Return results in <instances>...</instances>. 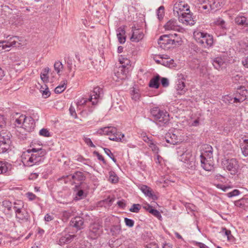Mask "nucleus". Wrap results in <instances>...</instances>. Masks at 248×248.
I'll list each match as a JSON object with an SVG mask.
<instances>
[{
  "instance_id": "14",
  "label": "nucleus",
  "mask_w": 248,
  "mask_h": 248,
  "mask_svg": "<svg viewBox=\"0 0 248 248\" xmlns=\"http://www.w3.org/2000/svg\"><path fill=\"white\" fill-rule=\"evenodd\" d=\"M102 93V89L99 87H96L93 89V93L89 98V100L92 102L93 105H95L97 103L98 99L100 98Z\"/></svg>"
},
{
  "instance_id": "12",
  "label": "nucleus",
  "mask_w": 248,
  "mask_h": 248,
  "mask_svg": "<svg viewBox=\"0 0 248 248\" xmlns=\"http://www.w3.org/2000/svg\"><path fill=\"white\" fill-rule=\"evenodd\" d=\"M173 14L174 16H179L182 13H185V11L189 12V7L183 1L176 2L173 6Z\"/></svg>"
},
{
  "instance_id": "49",
  "label": "nucleus",
  "mask_w": 248,
  "mask_h": 248,
  "mask_svg": "<svg viewBox=\"0 0 248 248\" xmlns=\"http://www.w3.org/2000/svg\"><path fill=\"white\" fill-rule=\"evenodd\" d=\"M149 146L150 148H151L152 150L155 154H158L159 152V148L158 147L154 144L153 142H150V144Z\"/></svg>"
},
{
  "instance_id": "43",
  "label": "nucleus",
  "mask_w": 248,
  "mask_h": 248,
  "mask_svg": "<svg viewBox=\"0 0 248 248\" xmlns=\"http://www.w3.org/2000/svg\"><path fill=\"white\" fill-rule=\"evenodd\" d=\"M141 208V205L140 204H134L132 205L129 210L134 213H138Z\"/></svg>"
},
{
  "instance_id": "13",
  "label": "nucleus",
  "mask_w": 248,
  "mask_h": 248,
  "mask_svg": "<svg viewBox=\"0 0 248 248\" xmlns=\"http://www.w3.org/2000/svg\"><path fill=\"white\" fill-rule=\"evenodd\" d=\"M178 17L179 21L185 25H193L195 23L190 11L182 13Z\"/></svg>"
},
{
  "instance_id": "3",
  "label": "nucleus",
  "mask_w": 248,
  "mask_h": 248,
  "mask_svg": "<svg viewBox=\"0 0 248 248\" xmlns=\"http://www.w3.org/2000/svg\"><path fill=\"white\" fill-rule=\"evenodd\" d=\"M150 113L154 121L160 126H163L168 124L170 121L169 113L158 107H154L151 109Z\"/></svg>"
},
{
  "instance_id": "2",
  "label": "nucleus",
  "mask_w": 248,
  "mask_h": 248,
  "mask_svg": "<svg viewBox=\"0 0 248 248\" xmlns=\"http://www.w3.org/2000/svg\"><path fill=\"white\" fill-rule=\"evenodd\" d=\"M177 153L179 160L186 164V166L192 170L196 169L195 157L192 154L190 148L180 146L177 149Z\"/></svg>"
},
{
  "instance_id": "28",
  "label": "nucleus",
  "mask_w": 248,
  "mask_h": 248,
  "mask_svg": "<svg viewBox=\"0 0 248 248\" xmlns=\"http://www.w3.org/2000/svg\"><path fill=\"white\" fill-rule=\"evenodd\" d=\"M160 79V76L158 75L152 78L149 82V86L150 87L157 89L159 87V81Z\"/></svg>"
},
{
  "instance_id": "47",
  "label": "nucleus",
  "mask_w": 248,
  "mask_h": 248,
  "mask_svg": "<svg viewBox=\"0 0 248 248\" xmlns=\"http://www.w3.org/2000/svg\"><path fill=\"white\" fill-rule=\"evenodd\" d=\"M233 81L235 83H241L240 81H242L243 80V77L240 76L238 74L236 75L232 78Z\"/></svg>"
},
{
  "instance_id": "11",
  "label": "nucleus",
  "mask_w": 248,
  "mask_h": 248,
  "mask_svg": "<svg viewBox=\"0 0 248 248\" xmlns=\"http://www.w3.org/2000/svg\"><path fill=\"white\" fill-rule=\"evenodd\" d=\"M21 38L16 36H7L5 40L1 41V49H5L15 46L17 42V40L21 41Z\"/></svg>"
},
{
  "instance_id": "45",
  "label": "nucleus",
  "mask_w": 248,
  "mask_h": 248,
  "mask_svg": "<svg viewBox=\"0 0 248 248\" xmlns=\"http://www.w3.org/2000/svg\"><path fill=\"white\" fill-rule=\"evenodd\" d=\"M39 134L41 136L45 137H49L50 136V134L49 132L47 129L42 128L39 131Z\"/></svg>"
},
{
  "instance_id": "7",
  "label": "nucleus",
  "mask_w": 248,
  "mask_h": 248,
  "mask_svg": "<svg viewBox=\"0 0 248 248\" xmlns=\"http://www.w3.org/2000/svg\"><path fill=\"white\" fill-rule=\"evenodd\" d=\"M177 36L178 35L176 33L162 35L159 37L158 43L161 47H166V45H169L175 46L179 45L181 39Z\"/></svg>"
},
{
  "instance_id": "44",
  "label": "nucleus",
  "mask_w": 248,
  "mask_h": 248,
  "mask_svg": "<svg viewBox=\"0 0 248 248\" xmlns=\"http://www.w3.org/2000/svg\"><path fill=\"white\" fill-rule=\"evenodd\" d=\"M164 8L163 6H160L157 11V15L159 19L163 18L164 16Z\"/></svg>"
},
{
  "instance_id": "20",
  "label": "nucleus",
  "mask_w": 248,
  "mask_h": 248,
  "mask_svg": "<svg viewBox=\"0 0 248 248\" xmlns=\"http://www.w3.org/2000/svg\"><path fill=\"white\" fill-rule=\"evenodd\" d=\"M128 73V68L125 69L124 66H120L114 69L115 75L118 79L123 80L126 78V74Z\"/></svg>"
},
{
  "instance_id": "53",
  "label": "nucleus",
  "mask_w": 248,
  "mask_h": 248,
  "mask_svg": "<svg viewBox=\"0 0 248 248\" xmlns=\"http://www.w3.org/2000/svg\"><path fill=\"white\" fill-rule=\"evenodd\" d=\"M93 154V155H95L97 156V159L98 160L102 161L103 162V164H106V162L105 160L104 159V157L98 152L94 151Z\"/></svg>"
},
{
  "instance_id": "6",
  "label": "nucleus",
  "mask_w": 248,
  "mask_h": 248,
  "mask_svg": "<svg viewBox=\"0 0 248 248\" xmlns=\"http://www.w3.org/2000/svg\"><path fill=\"white\" fill-rule=\"evenodd\" d=\"M12 135L10 132L2 130L0 132V154L5 153L10 150Z\"/></svg>"
},
{
  "instance_id": "52",
  "label": "nucleus",
  "mask_w": 248,
  "mask_h": 248,
  "mask_svg": "<svg viewBox=\"0 0 248 248\" xmlns=\"http://www.w3.org/2000/svg\"><path fill=\"white\" fill-rule=\"evenodd\" d=\"M124 222L126 225L129 227H132L134 226V222L132 219L125 217L124 218Z\"/></svg>"
},
{
  "instance_id": "30",
  "label": "nucleus",
  "mask_w": 248,
  "mask_h": 248,
  "mask_svg": "<svg viewBox=\"0 0 248 248\" xmlns=\"http://www.w3.org/2000/svg\"><path fill=\"white\" fill-rule=\"evenodd\" d=\"M235 22L237 24L239 25L245 26L248 25V22L247 21V18L243 16H238L235 17Z\"/></svg>"
},
{
  "instance_id": "17",
  "label": "nucleus",
  "mask_w": 248,
  "mask_h": 248,
  "mask_svg": "<svg viewBox=\"0 0 248 248\" xmlns=\"http://www.w3.org/2000/svg\"><path fill=\"white\" fill-rule=\"evenodd\" d=\"M143 33L140 29L133 28L132 35L130 37V40L132 42H138L143 38Z\"/></svg>"
},
{
  "instance_id": "57",
  "label": "nucleus",
  "mask_w": 248,
  "mask_h": 248,
  "mask_svg": "<svg viewBox=\"0 0 248 248\" xmlns=\"http://www.w3.org/2000/svg\"><path fill=\"white\" fill-rule=\"evenodd\" d=\"M62 217L65 219H68L71 216V212L68 211H64L62 213Z\"/></svg>"
},
{
  "instance_id": "27",
  "label": "nucleus",
  "mask_w": 248,
  "mask_h": 248,
  "mask_svg": "<svg viewBox=\"0 0 248 248\" xmlns=\"http://www.w3.org/2000/svg\"><path fill=\"white\" fill-rule=\"evenodd\" d=\"M225 62L223 59L220 57H217L213 60V65L214 67L217 69H219L224 64Z\"/></svg>"
},
{
  "instance_id": "39",
  "label": "nucleus",
  "mask_w": 248,
  "mask_h": 248,
  "mask_svg": "<svg viewBox=\"0 0 248 248\" xmlns=\"http://www.w3.org/2000/svg\"><path fill=\"white\" fill-rule=\"evenodd\" d=\"M209 6L211 10L216 11L220 7V4L218 0H214L212 3L209 4Z\"/></svg>"
},
{
  "instance_id": "46",
  "label": "nucleus",
  "mask_w": 248,
  "mask_h": 248,
  "mask_svg": "<svg viewBox=\"0 0 248 248\" xmlns=\"http://www.w3.org/2000/svg\"><path fill=\"white\" fill-rule=\"evenodd\" d=\"M105 153L114 162H116V159L113 156V154L111 152L110 150L106 148H104Z\"/></svg>"
},
{
  "instance_id": "10",
  "label": "nucleus",
  "mask_w": 248,
  "mask_h": 248,
  "mask_svg": "<svg viewBox=\"0 0 248 248\" xmlns=\"http://www.w3.org/2000/svg\"><path fill=\"white\" fill-rule=\"evenodd\" d=\"M103 232L102 226L99 223L94 222L89 227L88 235L92 239L98 238Z\"/></svg>"
},
{
  "instance_id": "38",
  "label": "nucleus",
  "mask_w": 248,
  "mask_h": 248,
  "mask_svg": "<svg viewBox=\"0 0 248 248\" xmlns=\"http://www.w3.org/2000/svg\"><path fill=\"white\" fill-rule=\"evenodd\" d=\"M174 61L172 59H170L169 58H164L161 60V64L170 67L173 66Z\"/></svg>"
},
{
  "instance_id": "18",
  "label": "nucleus",
  "mask_w": 248,
  "mask_h": 248,
  "mask_svg": "<svg viewBox=\"0 0 248 248\" xmlns=\"http://www.w3.org/2000/svg\"><path fill=\"white\" fill-rule=\"evenodd\" d=\"M15 216L17 219L22 221H28L30 218L29 213L24 208L15 212Z\"/></svg>"
},
{
  "instance_id": "23",
  "label": "nucleus",
  "mask_w": 248,
  "mask_h": 248,
  "mask_svg": "<svg viewBox=\"0 0 248 248\" xmlns=\"http://www.w3.org/2000/svg\"><path fill=\"white\" fill-rule=\"evenodd\" d=\"M241 141V149L243 155L248 156V136L242 138Z\"/></svg>"
},
{
  "instance_id": "42",
  "label": "nucleus",
  "mask_w": 248,
  "mask_h": 248,
  "mask_svg": "<svg viewBox=\"0 0 248 248\" xmlns=\"http://www.w3.org/2000/svg\"><path fill=\"white\" fill-rule=\"evenodd\" d=\"M54 67L57 74H59L61 70L63 68V65L61 62L57 61L55 62Z\"/></svg>"
},
{
  "instance_id": "16",
  "label": "nucleus",
  "mask_w": 248,
  "mask_h": 248,
  "mask_svg": "<svg viewBox=\"0 0 248 248\" xmlns=\"http://www.w3.org/2000/svg\"><path fill=\"white\" fill-rule=\"evenodd\" d=\"M35 127L34 120L31 117H26L23 123V128L26 131H31Z\"/></svg>"
},
{
  "instance_id": "4",
  "label": "nucleus",
  "mask_w": 248,
  "mask_h": 248,
  "mask_svg": "<svg viewBox=\"0 0 248 248\" xmlns=\"http://www.w3.org/2000/svg\"><path fill=\"white\" fill-rule=\"evenodd\" d=\"M205 146L204 152H202L201 155V165L204 170L211 171L214 169V166L213 160L211 159L212 157L213 149L209 145H206Z\"/></svg>"
},
{
  "instance_id": "33",
  "label": "nucleus",
  "mask_w": 248,
  "mask_h": 248,
  "mask_svg": "<svg viewBox=\"0 0 248 248\" xmlns=\"http://www.w3.org/2000/svg\"><path fill=\"white\" fill-rule=\"evenodd\" d=\"M67 81L64 80L62 81V83L55 88L54 91L56 93H62L66 89Z\"/></svg>"
},
{
  "instance_id": "58",
  "label": "nucleus",
  "mask_w": 248,
  "mask_h": 248,
  "mask_svg": "<svg viewBox=\"0 0 248 248\" xmlns=\"http://www.w3.org/2000/svg\"><path fill=\"white\" fill-rule=\"evenodd\" d=\"M69 110L70 115L74 118H77V115L76 112L75 108L73 106H71Z\"/></svg>"
},
{
  "instance_id": "1",
  "label": "nucleus",
  "mask_w": 248,
  "mask_h": 248,
  "mask_svg": "<svg viewBox=\"0 0 248 248\" xmlns=\"http://www.w3.org/2000/svg\"><path fill=\"white\" fill-rule=\"evenodd\" d=\"M46 152L42 148H32L23 153L21 159L25 166L32 167L44 161Z\"/></svg>"
},
{
  "instance_id": "24",
  "label": "nucleus",
  "mask_w": 248,
  "mask_h": 248,
  "mask_svg": "<svg viewBox=\"0 0 248 248\" xmlns=\"http://www.w3.org/2000/svg\"><path fill=\"white\" fill-rule=\"evenodd\" d=\"M165 139L166 142L170 144L175 145L179 142L177 136L171 132L167 133Z\"/></svg>"
},
{
  "instance_id": "9",
  "label": "nucleus",
  "mask_w": 248,
  "mask_h": 248,
  "mask_svg": "<svg viewBox=\"0 0 248 248\" xmlns=\"http://www.w3.org/2000/svg\"><path fill=\"white\" fill-rule=\"evenodd\" d=\"M222 165L225 170L232 175L236 174L239 170V165L235 158L225 159L222 161Z\"/></svg>"
},
{
  "instance_id": "21",
  "label": "nucleus",
  "mask_w": 248,
  "mask_h": 248,
  "mask_svg": "<svg viewBox=\"0 0 248 248\" xmlns=\"http://www.w3.org/2000/svg\"><path fill=\"white\" fill-rule=\"evenodd\" d=\"M70 226L77 228L78 230H80L82 228L84 224L83 219L80 217H76L70 221Z\"/></svg>"
},
{
  "instance_id": "15",
  "label": "nucleus",
  "mask_w": 248,
  "mask_h": 248,
  "mask_svg": "<svg viewBox=\"0 0 248 248\" xmlns=\"http://www.w3.org/2000/svg\"><path fill=\"white\" fill-rule=\"evenodd\" d=\"M185 76L183 74H180L179 76V78L178 79L176 83V90L177 93L179 94H183L187 91L186 88L184 80H185Z\"/></svg>"
},
{
  "instance_id": "63",
  "label": "nucleus",
  "mask_w": 248,
  "mask_h": 248,
  "mask_svg": "<svg viewBox=\"0 0 248 248\" xmlns=\"http://www.w3.org/2000/svg\"><path fill=\"white\" fill-rule=\"evenodd\" d=\"M42 95L44 98H46L49 97L50 95V93L48 90V88H46L45 90L43 91Z\"/></svg>"
},
{
  "instance_id": "25",
  "label": "nucleus",
  "mask_w": 248,
  "mask_h": 248,
  "mask_svg": "<svg viewBox=\"0 0 248 248\" xmlns=\"http://www.w3.org/2000/svg\"><path fill=\"white\" fill-rule=\"evenodd\" d=\"M117 36L120 44H124L125 42V31L123 27H120L116 30Z\"/></svg>"
},
{
  "instance_id": "54",
  "label": "nucleus",
  "mask_w": 248,
  "mask_h": 248,
  "mask_svg": "<svg viewBox=\"0 0 248 248\" xmlns=\"http://www.w3.org/2000/svg\"><path fill=\"white\" fill-rule=\"evenodd\" d=\"M161 83L163 87H168L169 85V81L168 79L166 78H162L161 79Z\"/></svg>"
},
{
  "instance_id": "32",
  "label": "nucleus",
  "mask_w": 248,
  "mask_h": 248,
  "mask_svg": "<svg viewBox=\"0 0 248 248\" xmlns=\"http://www.w3.org/2000/svg\"><path fill=\"white\" fill-rule=\"evenodd\" d=\"M49 71L50 69L48 67H46L43 69L42 72L41 73V78L44 82H47L48 81V74Z\"/></svg>"
},
{
  "instance_id": "29",
  "label": "nucleus",
  "mask_w": 248,
  "mask_h": 248,
  "mask_svg": "<svg viewBox=\"0 0 248 248\" xmlns=\"http://www.w3.org/2000/svg\"><path fill=\"white\" fill-rule=\"evenodd\" d=\"M24 206V202L22 201L16 200L13 203L12 208L14 209L15 212H17V211L23 209Z\"/></svg>"
},
{
  "instance_id": "55",
  "label": "nucleus",
  "mask_w": 248,
  "mask_h": 248,
  "mask_svg": "<svg viewBox=\"0 0 248 248\" xmlns=\"http://www.w3.org/2000/svg\"><path fill=\"white\" fill-rule=\"evenodd\" d=\"M84 141L90 147H93V148H94L95 147V145L93 144V142L92 141V140H91V139H90L89 138H86V137L84 138Z\"/></svg>"
},
{
  "instance_id": "56",
  "label": "nucleus",
  "mask_w": 248,
  "mask_h": 248,
  "mask_svg": "<svg viewBox=\"0 0 248 248\" xmlns=\"http://www.w3.org/2000/svg\"><path fill=\"white\" fill-rule=\"evenodd\" d=\"M215 23L216 25L220 26L222 28H225V21L221 19H218L217 20V21L215 22Z\"/></svg>"
},
{
  "instance_id": "31",
  "label": "nucleus",
  "mask_w": 248,
  "mask_h": 248,
  "mask_svg": "<svg viewBox=\"0 0 248 248\" xmlns=\"http://www.w3.org/2000/svg\"><path fill=\"white\" fill-rule=\"evenodd\" d=\"M10 167V164L8 162L0 160V174L6 173Z\"/></svg>"
},
{
  "instance_id": "40",
  "label": "nucleus",
  "mask_w": 248,
  "mask_h": 248,
  "mask_svg": "<svg viewBox=\"0 0 248 248\" xmlns=\"http://www.w3.org/2000/svg\"><path fill=\"white\" fill-rule=\"evenodd\" d=\"M108 181L112 183H116L118 181V177L113 171L109 172Z\"/></svg>"
},
{
  "instance_id": "64",
  "label": "nucleus",
  "mask_w": 248,
  "mask_h": 248,
  "mask_svg": "<svg viewBox=\"0 0 248 248\" xmlns=\"http://www.w3.org/2000/svg\"><path fill=\"white\" fill-rule=\"evenodd\" d=\"M145 248H158V246L155 243H150Z\"/></svg>"
},
{
  "instance_id": "50",
  "label": "nucleus",
  "mask_w": 248,
  "mask_h": 248,
  "mask_svg": "<svg viewBox=\"0 0 248 248\" xmlns=\"http://www.w3.org/2000/svg\"><path fill=\"white\" fill-rule=\"evenodd\" d=\"M149 213L152 214V215H153L154 216H155V217H161V215L160 213V212L156 210V209H150V210L149 211Z\"/></svg>"
},
{
  "instance_id": "19",
  "label": "nucleus",
  "mask_w": 248,
  "mask_h": 248,
  "mask_svg": "<svg viewBox=\"0 0 248 248\" xmlns=\"http://www.w3.org/2000/svg\"><path fill=\"white\" fill-rule=\"evenodd\" d=\"M164 28L168 31H180L181 28L178 25L176 20L170 19L164 25Z\"/></svg>"
},
{
  "instance_id": "36",
  "label": "nucleus",
  "mask_w": 248,
  "mask_h": 248,
  "mask_svg": "<svg viewBox=\"0 0 248 248\" xmlns=\"http://www.w3.org/2000/svg\"><path fill=\"white\" fill-rule=\"evenodd\" d=\"M25 116L23 115H20L18 118H16L15 122V125L16 127H23V123L25 120Z\"/></svg>"
},
{
  "instance_id": "61",
  "label": "nucleus",
  "mask_w": 248,
  "mask_h": 248,
  "mask_svg": "<svg viewBox=\"0 0 248 248\" xmlns=\"http://www.w3.org/2000/svg\"><path fill=\"white\" fill-rule=\"evenodd\" d=\"M6 124L5 118L3 115H0V127L2 128Z\"/></svg>"
},
{
  "instance_id": "8",
  "label": "nucleus",
  "mask_w": 248,
  "mask_h": 248,
  "mask_svg": "<svg viewBox=\"0 0 248 248\" xmlns=\"http://www.w3.org/2000/svg\"><path fill=\"white\" fill-rule=\"evenodd\" d=\"M103 132L108 136L110 140L115 141H123L124 135L117 131L114 127H104Z\"/></svg>"
},
{
  "instance_id": "51",
  "label": "nucleus",
  "mask_w": 248,
  "mask_h": 248,
  "mask_svg": "<svg viewBox=\"0 0 248 248\" xmlns=\"http://www.w3.org/2000/svg\"><path fill=\"white\" fill-rule=\"evenodd\" d=\"M88 101L91 102L89 100V98L87 99L85 98H82L80 100H78L77 102V105L78 106L84 105Z\"/></svg>"
},
{
  "instance_id": "5",
  "label": "nucleus",
  "mask_w": 248,
  "mask_h": 248,
  "mask_svg": "<svg viewBox=\"0 0 248 248\" xmlns=\"http://www.w3.org/2000/svg\"><path fill=\"white\" fill-rule=\"evenodd\" d=\"M193 36L196 42L204 48H209L213 44V37L206 33L195 31L193 33Z\"/></svg>"
},
{
  "instance_id": "62",
  "label": "nucleus",
  "mask_w": 248,
  "mask_h": 248,
  "mask_svg": "<svg viewBox=\"0 0 248 248\" xmlns=\"http://www.w3.org/2000/svg\"><path fill=\"white\" fill-rule=\"evenodd\" d=\"M223 231H224L225 234L227 236L228 239L230 240L231 239V237H232V235H231V231L228 230L226 228H223Z\"/></svg>"
},
{
  "instance_id": "41",
  "label": "nucleus",
  "mask_w": 248,
  "mask_h": 248,
  "mask_svg": "<svg viewBox=\"0 0 248 248\" xmlns=\"http://www.w3.org/2000/svg\"><path fill=\"white\" fill-rule=\"evenodd\" d=\"M119 62L120 63L122 64L121 66H124L125 69H128V67L127 66H129V64L130 63L129 60H128L127 58H124L122 57L119 58Z\"/></svg>"
},
{
  "instance_id": "37",
  "label": "nucleus",
  "mask_w": 248,
  "mask_h": 248,
  "mask_svg": "<svg viewBox=\"0 0 248 248\" xmlns=\"http://www.w3.org/2000/svg\"><path fill=\"white\" fill-rule=\"evenodd\" d=\"M1 205L5 208H6L8 211L10 212L12 209L13 203L9 200H5L1 202Z\"/></svg>"
},
{
  "instance_id": "60",
  "label": "nucleus",
  "mask_w": 248,
  "mask_h": 248,
  "mask_svg": "<svg viewBox=\"0 0 248 248\" xmlns=\"http://www.w3.org/2000/svg\"><path fill=\"white\" fill-rule=\"evenodd\" d=\"M233 99L234 100L233 102H235V103H237V102L240 103V102H242L244 101H245L244 97H239V96H236L235 97L233 98Z\"/></svg>"
},
{
  "instance_id": "48",
  "label": "nucleus",
  "mask_w": 248,
  "mask_h": 248,
  "mask_svg": "<svg viewBox=\"0 0 248 248\" xmlns=\"http://www.w3.org/2000/svg\"><path fill=\"white\" fill-rule=\"evenodd\" d=\"M77 196L76 198H77V200H80L85 198L86 196V194L84 193L83 190H79L78 191Z\"/></svg>"
},
{
  "instance_id": "34",
  "label": "nucleus",
  "mask_w": 248,
  "mask_h": 248,
  "mask_svg": "<svg viewBox=\"0 0 248 248\" xmlns=\"http://www.w3.org/2000/svg\"><path fill=\"white\" fill-rule=\"evenodd\" d=\"M121 231V227L120 225H116L112 226L110 228V232L112 235H117Z\"/></svg>"
},
{
  "instance_id": "22",
  "label": "nucleus",
  "mask_w": 248,
  "mask_h": 248,
  "mask_svg": "<svg viewBox=\"0 0 248 248\" xmlns=\"http://www.w3.org/2000/svg\"><path fill=\"white\" fill-rule=\"evenodd\" d=\"M140 189L146 196L149 197L151 199L156 200L158 199L157 196L153 193V191L150 187L146 185H142L140 186Z\"/></svg>"
},
{
  "instance_id": "59",
  "label": "nucleus",
  "mask_w": 248,
  "mask_h": 248,
  "mask_svg": "<svg viewBox=\"0 0 248 248\" xmlns=\"http://www.w3.org/2000/svg\"><path fill=\"white\" fill-rule=\"evenodd\" d=\"M240 192L238 190L234 189L231 192L228 193L229 197H232L233 196H237L239 194Z\"/></svg>"
},
{
  "instance_id": "26",
  "label": "nucleus",
  "mask_w": 248,
  "mask_h": 248,
  "mask_svg": "<svg viewBox=\"0 0 248 248\" xmlns=\"http://www.w3.org/2000/svg\"><path fill=\"white\" fill-rule=\"evenodd\" d=\"M74 237V235L66 234L64 236H62L60 238L58 244L62 246L65 244L69 243Z\"/></svg>"
},
{
  "instance_id": "35",
  "label": "nucleus",
  "mask_w": 248,
  "mask_h": 248,
  "mask_svg": "<svg viewBox=\"0 0 248 248\" xmlns=\"http://www.w3.org/2000/svg\"><path fill=\"white\" fill-rule=\"evenodd\" d=\"M72 178L73 180H77L78 181H82L84 179V176L83 173L80 171H77L71 175Z\"/></svg>"
}]
</instances>
